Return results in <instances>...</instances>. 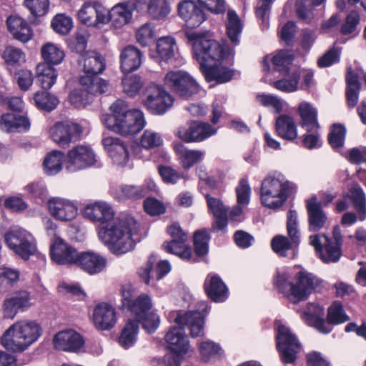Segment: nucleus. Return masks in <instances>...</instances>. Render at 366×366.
<instances>
[{
  "mask_svg": "<svg viewBox=\"0 0 366 366\" xmlns=\"http://www.w3.org/2000/svg\"><path fill=\"white\" fill-rule=\"evenodd\" d=\"M186 35L188 43L192 46L194 58L199 62L200 70L207 81L225 83L232 79L233 70L210 64V61L227 58L232 54L230 48L214 39H208L202 32L187 31Z\"/></svg>",
  "mask_w": 366,
  "mask_h": 366,
  "instance_id": "obj_1",
  "label": "nucleus"
},
{
  "mask_svg": "<svg viewBox=\"0 0 366 366\" xmlns=\"http://www.w3.org/2000/svg\"><path fill=\"white\" fill-rule=\"evenodd\" d=\"M207 305L202 311H190L177 313L174 322L178 327H172L165 335V340L172 353L164 357L166 366H180V355L186 354L189 350L187 336L182 330H188L192 337H202L204 334V317Z\"/></svg>",
  "mask_w": 366,
  "mask_h": 366,
  "instance_id": "obj_2",
  "label": "nucleus"
},
{
  "mask_svg": "<svg viewBox=\"0 0 366 366\" xmlns=\"http://www.w3.org/2000/svg\"><path fill=\"white\" fill-rule=\"evenodd\" d=\"M138 229V223L132 217H114L99 227V237L114 253L124 254L134 248L135 240L132 237Z\"/></svg>",
  "mask_w": 366,
  "mask_h": 366,
  "instance_id": "obj_3",
  "label": "nucleus"
},
{
  "mask_svg": "<svg viewBox=\"0 0 366 366\" xmlns=\"http://www.w3.org/2000/svg\"><path fill=\"white\" fill-rule=\"evenodd\" d=\"M295 189V184L287 179L283 174H269L261 184L262 204L269 209H279L284 205Z\"/></svg>",
  "mask_w": 366,
  "mask_h": 366,
  "instance_id": "obj_4",
  "label": "nucleus"
},
{
  "mask_svg": "<svg viewBox=\"0 0 366 366\" xmlns=\"http://www.w3.org/2000/svg\"><path fill=\"white\" fill-rule=\"evenodd\" d=\"M84 73L79 78L80 85L91 94H102L106 92L107 82L98 76L105 68L104 59L94 51H85L78 59Z\"/></svg>",
  "mask_w": 366,
  "mask_h": 366,
  "instance_id": "obj_5",
  "label": "nucleus"
},
{
  "mask_svg": "<svg viewBox=\"0 0 366 366\" xmlns=\"http://www.w3.org/2000/svg\"><path fill=\"white\" fill-rule=\"evenodd\" d=\"M41 328L31 320H21L11 325L1 339L2 345L12 352H22L37 340Z\"/></svg>",
  "mask_w": 366,
  "mask_h": 366,
  "instance_id": "obj_6",
  "label": "nucleus"
},
{
  "mask_svg": "<svg viewBox=\"0 0 366 366\" xmlns=\"http://www.w3.org/2000/svg\"><path fill=\"white\" fill-rule=\"evenodd\" d=\"M343 238L338 225L334 227L332 237L316 234L309 237V243L312 246L320 258L326 263L336 262L342 256L341 247Z\"/></svg>",
  "mask_w": 366,
  "mask_h": 366,
  "instance_id": "obj_7",
  "label": "nucleus"
},
{
  "mask_svg": "<svg viewBox=\"0 0 366 366\" xmlns=\"http://www.w3.org/2000/svg\"><path fill=\"white\" fill-rule=\"evenodd\" d=\"M6 245L16 254L26 260L37 252L36 241L25 229L14 226L4 234Z\"/></svg>",
  "mask_w": 366,
  "mask_h": 366,
  "instance_id": "obj_8",
  "label": "nucleus"
},
{
  "mask_svg": "<svg viewBox=\"0 0 366 366\" xmlns=\"http://www.w3.org/2000/svg\"><path fill=\"white\" fill-rule=\"evenodd\" d=\"M164 85L180 97L188 99L199 92L197 82L186 71H170L164 78Z\"/></svg>",
  "mask_w": 366,
  "mask_h": 366,
  "instance_id": "obj_9",
  "label": "nucleus"
},
{
  "mask_svg": "<svg viewBox=\"0 0 366 366\" xmlns=\"http://www.w3.org/2000/svg\"><path fill=\"white\" fill-rule=\"evenodd\" d=\"M277 347L285 363L294 362L300 350V344L296 336L289 328L282 325L277 328Z\"/></svg>",
  "mask_w": 366,
  "mask_h": 366,
  "instance_id": "obj_10",
  "label": "nucleus"
},
{
  "mask_svg": "<svg viewBox=\"0 0 366 366\" xmlns=\"http://www.w3.org/2000/svg\"><path fill=\"white\" fill-rule=\"evenodd\" d=\"M144 106L152 114H162L173 104L172 97L158 85L151 84L146 89Z\"/></svg>",
  "mask_w": 366,
  "mask_h": 366,
  "instance_id": "obj_11",
  "label": "nucleus"
},
{
  "mask_svg": "<svg viewBox=\"0 0 366 366\" xmlns=\"http://www.w3.org/2000/svg\"><path fill=\"white\" fill-rule=\"evenodd\" d=\"M217 132L209 124L191 121L178 129L177 135L184 142H199Z\"/></svg>",
  "mask_w": 366,
  "mask_h": 366,
  "instance_id": "obj_12",
  "label": "nucleus"
},
{
  "mask_svg": "<svg viewBox=\"0 0 366 366\" xmlns=\"http://www.w3.org/2000/svg\"><path fill=\"white\" fill-rule=\"evenodd\" d=\"M96 156L92 149L84 145H78L70 149L66 156V169L71 172L94 165Z\"/></svg>",
  "mask_w": 366,
  "mask_h": 366,
  "instance_id": "obj_13",
  "label": "nucleus"
},
{
  "mask_svg": "<svg viewBox=\"0 0 366 366\" xmlns=\"http://www.w3.org/2000/svg\"><path fill=\"white\" fill-rule=\"evenodd\" d=\"M178 15L184 21L187 31L189 29L199 27L205 20L206 14L197 3L192 0H184L178 4ZM187 36V35L185 34Z\"/></svg>",
  "mask_w": 366,
  "mask_h": 366,
  "instance_id": "obj_14",
  "label": "nucleus"
},
{
  "mask_svg": "<svg viewBox=\"0 0 366 366\" xmlns=\"http://www.w3.org/2000/svg\"><path fill=\"white\" fill-rule=\"evenodd\" d=\"M168 232L172 237L170 242L164 243L162 247L169 253L174 254L183 259H189L192 255L190 247L186 242L187 235L178 224H173L168 228Z\"/></svg>",
  "mask_w": 366,
  "mask_h": 366,
  "instance_id": "obj_15",
  "label": "nucleus"
},
{
  "mask_svg": "<svg viewBox=\"0 0 366 366\" xmlns=\"http://www.w3.org/2000/svg\"><path fill=\"white\" fill-rule=\"evenodd\" d=\"M81 128L76 124L56 122L49 129L51 139L60 147H67L72 141L79 139Z\"/></svg>",
  "mask_w": 366,
  "mask_h": 366,
  "instance_id": "obj_16",
  "label": "nucleus"
},
{
  "mask_svg": "<svg viewBox=\"0 0 366 366\" xmlns=\"http://www.w3.org/2000/svg\"><path fill=\"white\" fill-rule=\"evenodd\" d=\"M77 16L82 24L90 26L108 23L107 9L97 1L85 2Z\"/></svg>",
  "mask_w": 366,
  "mask_h": 366,
  "instance_id": "obj_17",
  "label": "nucleus"
},
{
  "mask_svg": "<svg viewBox=\"0 0 366 366\" xmlns=\"http://www.w3.org/2000/svg\"><path fill=\"white\" fill-rule=\"evenodd\" d=\"M320 281L315 275L306 271H300L296 276L295 290L292 294V302L297 303L306 300L319 286Z\"/></svg>",
  "mask_w": 366,
  "mask_h": 366,
  "instance_id": "obj_18",
  "label": "nucleus"
},
{
  "mask_svg": "<svg viewBox=\"0 0 366 366\" xmlns=\"http://www.w3.org/2000/svg\"><path fill=\"white\" fill-rule=\"evenodd\" d=\"M306 209L308 217V230L310 232H319L326 227L328 217L316 196L307 199Z\"/></svg>",
  "mask_w": 366,
  "mask_h": 366,
  "instance_id": "obj_19",
  "label": "nucleus"
},
{
  "mask_svg": "<svg viewBox=\"0 0 366 366\" xmlns=\"http://www.w3.org/2000/svg\"><path fill=\"white\" fill-rule=\"evenodd\" d=\"M47 207L50 214L60 221H70L77 214V207L69 199L53 197L48 200Z\"/></svg>",
  "mask_w": 366,
  "mask_h": 366,
  "instance_id": "obj_20",
  "label": "nucleus"
},
{
  "mask_svg": "<svg viewBox=\"0 0 366 366\" xmlns=\"http://www.w3.org/2000/svg\"><path fill=\"white\" fill-rule=\"evenodd\" d=\"M79 252L61 238H56L50 247L52 261L60 265L75 264Z\"/></svg>",
  "mask_w": 366,
  "mask_h": 366,
  "instance_id": "obj_21",
  "label": "nucleus"
},
{
  "mask_svg": "<svg viewBox=\"0 0 366 366\" xmlns=\"http://www.w3.org/2000/svg\"><path fill=\"white\" fill-rule=\"evenodd\" d=\"M84 215L92 222H99L101 227L113 219L114 212L109 204L99 201L85 207Z\"/></svg>",
  "mask_w": 366,
  "mask_h": 366,
  "instance_id": "obj_22",
  "label": "nucleus"
},
{
  "mask_svg": "<svg viewBox=\"0 0 366 366\" xmlns=\"http://www.w3.org/2000/svg\"><path fill=\"white\" fill-rule=\"evenodd\" d=\"M53 342L57 350L74 352L84 344L81 336L72 330L59 332L54 336Z\"/></svg>",
  "mask_w": 366,
  "mask_h": 366,
  "instance_id": "obj_23",
  "label": "nucleus"
},
{
  "mask_svg": "<svg viewBox=\"0 0 366 366\" xmlns=\"http://www.w3.org/2000/svg\"><path fill=\"white\" fill-rule=\"evenodd\" d=\"M75 264L89 274H96L104 270L107 259L97 253L84 252L79 253Z\"/></svg>",
  "mask_w": 366,
  "mask_h": 366,
  "instance_id": "obj_24",
  "label": "nucleus"
},
{
  "mask_svg": "<svg viewBox=\"0 0 366 366\" xmlns=\"http://www.w3.org/2000/svg\"><path fill=\"white\" fill-rule=\"evenodd\" d=\"M111 114H104L102 117V122L104 126L111 131H119V127H117L116 122L120 121V119L132 112L127 104L122 99H117L111 106ZM128 128L120 127L122 132H126Z\"/></svg>",
  "mask_w": 366,
  "mask_h": 366,
  "instance_id": "obj_25",
  "label": "nucleus"
},
{
  "mask_svg": "<svg viewBox=\"0 0 366 366\" xmlns=\"http://www.w3.org/2000/svg\"><path fill=\"white\" fill-rule=\"evenodd\" d=\"M102 144L114 164L124 166L129 160V152L124 144L118 138L106 137Z\"/></svg>",
  "mask_w": 366,
  "mask_h": 366,
  "instance_id": "obj_26",
  "label": "nucleus"
},
{
  "mask_svg": "<svg viewBox=\"0 0 366 366\" xmlns=\"http://www.w3.org/2000/svg\"><path fill=\"white\" fill-rule=\"evenodd\" d=\"M145 123L143 112L138 109H133L129 114L120 119V121L116 122L117 127L128 128V131L126 132H122V130L113 132L124 136L134 134L144 127Z\"/></svg>",
  "mask_w": 366,
  "mask_h": 366,
  "instance_id": "obj_27",
  "label": "nucleus"
},
{
  "mask_svg": "<svg viewBox=\"0 0 366 366\" xmlns=\"http://www.w3.org/2000/svg\"><path fill=\"white\" fill-rule=\"evenodd\" d=\"M93 322L95 327L101 330L111 329L116 322L114 309L108 304L98 305L94 310Z\"/></svg>",
  "mask_w": 366,
  "mask_h": 366,
  "instance_id": "obj_28",
  "label": "nucleus"
},
{
  "mask_svg": "<svg viewBox=\"0 0 366 366\" xmlns=\"http://www.w3.org/2000/svg\"><path fill=\"white\" fill-rule=\"evenodd\" d=\"M30 305V297L26 291L13 293L4 302V315L6 318L12 319L19 310L27 308Z\"/></svg>",
  "mask_w": 366,
  "mask_h": 366,
  "instance_id": "obj_29",
  "label": "nucleus"
},
{
  "mask_svg": "<svg viewBox=\"0 0 366 366\" xmlns=\"http://www.w3.org/2000/svg\"><path fill=\"white\" fill-rule=\"evenodd\" d=\"M324 309L318 304L310 303L307 309L302 314V319L310 326L315 327L319 332L327 334L331 328L326 325L323 318Z\"/></svg>",
  "mask_w": 366,
  "mask_h": 366,
  "instance_id": "obj_30",
  "label": "nucleus"
},
{
  "mask_svg": "<svg viewBox=\"0 0 366 366\" xmlns=\"http://www.w3.org/2000/svg\"><path fill=\"white\" fill-rule=\"evenodd\" d=\"M142 52L134 46L125 47L121 53V68L124 73L137 70L142 64Z\"/></svg>",
  "mask_w": 366,
  "mask_h": 366,
  "instance_id": "obj_31",
  "label": "nucleus"
},
{
  "mask_svg": "<svg viewBox=\"0 0 366 366\" xmlns=\"http://www.w3.org/2000/svg\"><path fill=\"white\" fill-rule=\"evenodd\" d=\"M207 205L215 217L213 228L216 231L224 229L227 225V212L222 202L209 194L206 195Z\"/></svg>",
  "mask_w": 366,
  "mask_h": 366,
  "instance_id": "obj_32",
  "label": "nucleus"
},
{
  "mask_svg": "<svg viewBox=\"0 0 366 366\" xmlns=\"http://www.w3.org/2000/svg\"><path fill=\"white\" fill-rule=\"evenodd\" d=\"M298 112L302 120L301 126L307 132H317L319 129L317 112L310 104L300 103L298 107Z\"/></svg>",
  "mask_w": 366,
  "mask_h": 366,
  "instance_id": "obj_33",
  "label": "nucleus"
},
{
  "mask_svg": "<svg viewBox=\"0 0 366 366\" xmlns=\"http://www.w3.org/2000/svg\"><path fill=\"white\" fill-rule=\"evenodd\" d=\"M7 26L14 38L26 42L31 38V30L28 24L21 17L10 16L7 19Z\"/></svg>",
  "mask_w": 366,
  "mask_h": 366,
  "instance_id": "obj_34",
  "label": "nucleus"
},
{
  "mask_svg": "<svg viewBox=\"0 0 366 366\" xmlns=\"http://www.w3.org/2000/svg\"><path fill=\"white\" fill-rule=\"evenodd\" d=\"M107 18L108 22L111 21L114 26L120 28L132 20V10L126 3H121L114 6L110 11H107Z\"/></svg>",
  "mask_w": 366,
  "mask_h": 366,
  "instance_id": "obj_35",
  "label": "nucleus"
},
{
  "mask_svg": "<svg viewBox=\"0 0 366 366\" xmlns=\"http://www.w3.org/2000/svg\"><path fill=\"white\" fill-rule=\"evenodd\" d=\"M275 129L277 134L286 140L293 141L297 137L296 124L288 115L282 114L277 118Z\"/></svg>",
  "mask_w": 366,
  "mask_h": 366,
  "instance_id": "obj_36",
  "label": "nucleus"
},
{
  "mask_svg": "<svg viewBox=\"0 0 366 366\" xmlns=\"http://www.w3.org/2000/svg\"><path fill=\"white\" fill-rule=\"evenodd\" d=\"M30 127L29 119L24 116L14 114H4L0 117V129L6 132L22 129L26 130Z\"/></svg>",
  "mask_w": 366,
  "mask_h": 366,
  "instance_id": "obj_37",
  "label": "nucleus"
},
{
  "mask_svg": "<svg viewBox=\"0 0 366 366\" xmlns=\"http://www.w3.org/2000/svg\"><path fill=\"white\" fill-rule=\"evenodd\" d=\"M204 287L208 296L214 302H223L227 297V288L217 276H212L206 281Z\"/></svg>",
  "mask_w": 366,
  "mask_h": 366,
  "instance_id": "obj_38",
  "label": "nucleus"
},
{
  "mask_svg": "<svg viewBox=\"0 0 366 366\" xmlns=\"http://www.w3.org/2000/svg\"><path fill=\"white\" fill-rule=\"evenodd\" d=\"M174 150L179 157L182 167L187 169L200 161L204 154V152L200 150L187 149L181 143L174 145Z\"/></svg>",
  "mask_w": 366,
  "mask_h": 366,
  "instance_id": "obj_39",
  "label": "nucleus"
},
{
  "mask_svg": "<svg viewBox=\"0 0 366 366\" xmlns=\"http://www.w3.org/2000/svg\"><path fill=\"white\" fill-rule=\"evenodd\" d=\"M36 76L44 89H49L56 82L57 73L52 66L40 63L36 67Z\"/></svg>",
  "mask_w": 366,
  "mask_h": 366,
  "instance_id": "obj_40",
  "label": "nucleus"
},
{
  "mask_svg": "<svg viewBox=\"0 0 366 366\" xmlns=\"http://www.w3.org/2000/svg\"><path fill=\"white\" fill-rule=\"evenodd\" d=\"M147 189L143 186L121 185L114 192V197L122 201L126 199H138L144 197Z\"/></svg>",
  "mask_w": 366,
  "mask_h": 366,
  "instance_id": "obj_41",
  "label": "nucleus"
},
{
  "mask_svg": "<svg viewBox=\"0 0 366 366\" xmlns=\"http://www.w3.org/2000/svg\"><path fill=\"white\" fill-rule=\"evenodd\" d=\"M41 54L45 61L44 64H46L51 66V65H58L61 63L65 56L64 51L51 43H46L43 45L41 49Z\"/></svg>",
  "mask_w": 366,
  "mask_h": 366,
  "instance_id": "obj_42",
  "label": "nucleus"
},
{
  "mask_svg": "<svg viewBox=\"0 0 366 366\" xmlns=\"http://www.w3.org/2000/svg\"><path fill=\"white\" fill-rule=\"evenodd\" d=\"M347 91L346 97L348 106L353 108L356 106L359 99V92L360 90V84L358 77L352 71L349 70L346 76Z\"/></svg>",
  "mask_w": 366,
  "mask_h": 366,
  "instance_id": "obj_43",
  "label": "nucleus"
},
{
  "mask_svg": "<svg viewBox=\"0 0 366 366\" xmlns=\"http://www.w3.org/2000/svg\"><path fill=\"white\" fill-rule=\"evenodd\" d=\"M64 154L60 151L54 150L44 158L43 166L46 174L52 176L58 174L62 169Z\"/></svg>",
  "mask_w": 366,
  "mask_h": 366,
  "instance_id": "obj_44",
  "label": "nucleus"
},
{
  "mask_svg": "<svg viewBox=\"0 0 366 366\" xmlns=\"http://www.w3.org/2000/svg\"><path fill=\"white\" fill-rule=\"evenodd\" d=\"M226 28L227 36L231 42L237 44L239 34L242 30V26L239 16L233 10L227 11Z\"/></svg>",
  "mask_w": 366,
  "mask_h": 366,
  "instance_id": "obj_45",
  "label": "nucleus"
},
{
  "mask_svg": "<svg viewBox=\"0 0 366 366\" xmlns=\"http://www.w3.org/2000/svg\"><path fill=\"white\" fill-rule=\"evenodd\" d=\"M325 0H297L295 4L296 13L300 19L310 23L313 19L312 7L322 4Z\"/></svg>",
  "mask_w": 366,
  "mask_h": 366,
  "instance_id": "obj_46",
  "label": "nucleus"
},
{
  "mask_svg": "<svg viewBox=\"0 0 366 366\" xmlns=\"http://www.w3.org/2000/svg\"><path fill=\"white\" fill-rule=\"evenodd\" d=\"M347 197L352 200L360 220L364 221L366 219V198L362 189L357 186L352 187Z\"/></svg>",
  "mask_w": 366,
  "mask_h": 366,
  "instance_id": "obj_47",
  "label": "nucleus"
},
{
  "mask_svg": "<svg viewBox=\"0 0 366 366\" xmlns=\"http://www.w3.org/2000/svg\"><path fill=\"white\" fill-rule=\"evenodd\" d=\"M294 60V54L287 49L280 50L272 59L274 69L285 75L289 71V66Z\"/></svg>",
  "mask_w": 366,
  "mask_h": 366,
  "instance_id": "obj_48",
  "label": "nucleus"
},
{
  "mask_svg": "<svg viewBox=\"0 0 366 366\" xmlns=\"http://www.w3.org/2000/svg\"><path fill=\"white\" fill-rule=\"evenodd\" d=\"M176 49L175 40L170 36L162 37L157 43V54L164 61H169L173 58Z\"/></svg>",
  "mask_w": 366,
  "mask_h": 366,
  "instance_id": "obj_49",
  "label": "nucleus"
},
{
  "mask_svg": "<svg viewBox=\"0 0 366 366\" xmlns=\"http://www.w3.org/2000/svg\"><path fill=\"white\" fill-rule=\"evenodd\" d=\"M34 100L39 109L47 112L54 110L59 102L56 97L45 91L36 92Z\"/></svg>",
  "mask_w": 366,
  "mask_h": 366,
  "instance_id": "obj_50",
  "label": "nucleus"
},
{
  "mask_svg": "<svg viewBox=\"0 0 366 366\" xmlns=\"http://www.w3.org/2000/svg\"><path fill=\"white\" fill-rule=\"evenodd\" d=\"M139 325L135 320H129L119 339V344L124 348L131 347L135 342Z\"/></svg>",
  "mask_w": 366,
  "mask_h": 366,
  "instance_id": "obj_51",
  "label": "nucleus"
},
{
  "mask_svg": "<svg viewBox=\"0 0 366 366\" xmlns=\"http://www.w3.org/2000/svg\"><path fill=\"white\" fill-rule=\"evenodd\" d=\"M152 300L145 294L140 295L129 307V310L135 316V318L142 317L150 311L152 308Z\"/></svg>",
  "mask_w": 366,
  "mask_h": 366,
  "instance_id": "obj_52",
  "label": "nucleus"
},
{
  "mask_svg": "<svg viewBox=\"0 0 366 366\" xmlns=\"http://www.w3.org/2000/svg\"><path fill=\"white\" fill-rule=\"evenodd\" d=\"M171 7L166 0H150L148 12L154 19L160 20L166 18L170 13Z\"/></svg>",
  "mask_w": 366,
  "mask_h": 366,
  "instance_id": "obj_53",
  "label": "nucleus"
},
{
  "mask_svg": "<svg viewBox=\"0 0 366 366\" xmlns=\"http://www.w3.org/2000/svg\"><path fill=\"white\" fill-rule=\"evenodd\" d=\"M287 231L289 239L295 243V247L297 248L300 243V232L298 228L297 213L295 210L290 209L288 212Z\"/></svg>",
  "mask_w": 366,
  "mask_h": 366,
  "instance_id": "obj_54",
  "label": "nucleus"
},
{
  "mask_svg": "<svg viewBox=\"0 0 366 366\" xmlns=\"http://www.w3.org/2000/svg\"><path fill=\"white\" fill-rule=\"evenodd\" d=\"M346 128L341 124H333L328 134V141L333 149L341 148L344 145Z\"/></svg>",
  "mask_w": 366,
  "mask_h": 366,
  "instance_id": "obj_55",
  "label": "nucleus"
},
{
  "mask_svg": "<svg viewBox=\"0 0 366 366\" xmlns=\"http://www.w3.org/2000/svg\"><path fill=\"white\" fill-rule=\"evenodd\" d=\"M272 250L280 257H286L287 252L295 247L293 243L288 237L283 235H277L271 241Z\"/></svg>",
  "mask_w": 366,
  "mask_h": 366,
  "instance_id": "obj_56",
  "label": "nucleus"
},
{
  "mask_svg": "<svg viewBox=\"0 0 366 366\" xmlns=\"http://www.w3.org/2000/svg\"><path fill=\"white\" fill-rule=\"evenodd\" d=\"M199 350L204 361L220 357L222 354L220 346L212 340L203 341L199 345Z\"/></svg>",
  "mask_w": 366,
  "mask_h": 366,
  "instance_id": "obj_57",
  "label": "nucleus"
},
{
  "mask_svg": "<svg viewBox=\"0 0 366 366\" xmlns=\"http://www.w3.org/2000/svg\"><path fill=\"white\" fill-rule=\"evenodd\" d=\"M301 71L300 70L295 71L291 74L289 79H283L276 81L273 83V86L284 92H294L298 89V83L300 78Z\"/></svg>",
  "mask_w": 366,
  "mask_h": 366,
  "instance_id": "obj_58",
  "label": "nucleus"
},
{
  "mask_svg": "<svg viewBox=\"0 0 366 366\" xmlns=\"http://www.w3.org/2000/svg\"><path fill=\"white\" fill-rule=\"evenodd\" d=\"M274 285L277 289L292 302V294L295 290V284L291 281V276L288 272L278 273L274 280Z\"/></svg>",
  "mask_w": 366,
  "mask_h": 366,
  "instance_id": "obj_59",
  "label": "nucleus"
},
{
  "mask_svg": "<svg viewBox=\"0 0 366 366\" xmlns=\"http://www.w3.org/2000/svg\"><path fill=\"white\" fill-rule=\"evenodd\" d=\"M95 94L89 93L81 86V89H74L70 93L69 100L75 107L81 108L89 104Z\"/></svg>",
  "mask_w": 366,
  "mask_h": 366,
  "instance_id": "obj_60",
  "label": "nucleus"
},
{
  "mask_svg": "<svg viewBox=\"0 0 366 366\" xmlns=\"http://www.w3.org/2000/svg\"><path fill=\"white\" fill-rule=\"evenodd\" d=\"M349 320L345 314L342 305L337 302H334L329 308L327 312V322L330 324L338 325Z\"/></svg>",
  "mask_w": 366,
  "mask_h": 366,
  "instance_id": "obj_61",
  "label": "nucleus"
},
{
  "mask_svg": "<svg viewBox=\"0 0 366 366\" xmlns=\"http://www.w3.org/2000/svg\"><path fill=\"white\" fill-rule=\"evenodd\" d=\"M2 58L9 65L16 66L25 61V54L19 48L8 46L5 48Z\"/></svg>",
  "mask_w": 366,
  "mask_h": 366,
  "instance_id": "obj_62",
  "label": "nucleus"
},
{
  "mask_svg": "<svg viewBox=\"0 0 366 366\" xmlns=\"http://www.w3.org/2000/svg\"><path fill=\"white\" fill-rule=\"evenodd\" d=\"M155 31L149 23L143 24L136 32L137 41L142 46L150 45L154 39Z\"/></svg>",
  "mask_w": 366,
  "mask_h": 366,
  "instance_id": "obj_63",
  "label": "nucleus"
},
{
  "mask_svg": "<svg viewBox=\"0 0 366 366\" xmlns=\"http://www.w3.org/2000/svg\"><path fill=\"white\" fill-rule=\"evenodd\" d=\"M209 236L207 231H197L194 235V245L196 254L203 256L208 252V242Z\"/></svg>",
  "mask_w": 366,
  "mask_h": 366,
  "instance_id": "obj_64",
  "label": "nucleus"
}]
</instances>
